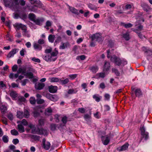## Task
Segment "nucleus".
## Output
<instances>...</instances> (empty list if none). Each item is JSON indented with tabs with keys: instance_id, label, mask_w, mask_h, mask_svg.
I'll return each mask as SVG.
<instances>
[{
	"instance_id": "52",
	"label": "nucleus",
	"mask_w": 152,
	"mask_h": 152,
	"mask_svg": "<svg viewBox=\"0 0 152 152\" xmlns=\"http://www.w3.org/2000/svg\"><path fill=\"white\" fill-rule=\"evenodd\" d=\"M24 117L26 118H28L30 115L29 112L27 110H26L24 111L23 114Z\"/></svg>"
},
{
	"instance_id": "51",
	"label": "nucleus",
	"mask_w": 152,
	"mask_h": 152,
	"mask_svg": "<svg viewBox=\"0 0 152 152\" xmlns=\"http://www.w3.org/2000/svg\"><path fill=\"white\" fill-rule=\"evenodd\" d=\"M20 124L22 125H23L24 126H27L28 125V123L27 121L25 119H23L22 120V121H21Z\"/></svg>"
},
{
	"instance_id": "21",
	"label": "nucleus",
	"mask_w": 152,
	"mask_h": 152,
	"mask_svg": "<svg viewBox=\"0 0 152 152\" xmlns=\"http://www.w3.org/2000/svg\"><path fill=\"white\" fill-rule=\"evenodd\" d=\"M110 141V137L108 135H106L102 139L103 144L105 145H107Z\"/></svg>"
},
{
	"instance_id": "49",
	"label": "nucleus",
	"mask_w": 152,
	"mask_h": 152,
	"mask_svg": "<svg viewBox=\"0 0 152 152\" xmlns=\"http://www.w3.org/2000/svg\"><path fill=\"white\" fill-rule=\"evenodd\" d=\"M112 71V72L114 73L117 76H118L120 75V73L117 69L113 68Z\"/></svg>"
},
{
	"instance_id": "31",
	"label": "nucleus",
	"mask_w": 152,
	"mask_h": 152,
	"mask_svg": "<svg viewBox=\"0 0 152 152\" xmlns=\"http://www.w3.org/2000/svg\"><path fill=\"white\" fill-rule=\"evenodd\" d=\"M37 103L38 104H42L44 103V106H46L48 104L47 102H45V101L43 99H39L37 100Z\"/></svg>"
},
{
	"instance_id": "53",
	"label": "nucleus",
	"mask_w": 152,
	"mask_h": 152,
	"mask_svg": "<svg viewBox=\"0 0 152 152\" xmlns=\"http://www.w3.org/2000/svg\"><path fill=\"white\" fill-rule=\"evenodd\" d=\"M31 59L32 61L36 62L39 63L40 62V60L38 58L33 57L31 58Z\"/></svg>"
},
{
	"instance_id": "12",
	"label": "nucleus",
	"mask_w": 152,
	"mask_h": 152,
	"mask_svg": "<svg viewBox=\"0 0 152 152\" xmlns=\"http://www.w3.org/2000/svg\"><path fill=\"white\" fill-rule=\"evenodd\" d=\"M13 26L16 30H19L20 29L22 30L26 26L25 25L18 23H15Z\"/></svg>"
},
{
	"instance_id": "59",
	"label": "nucleus",
	"mask_w": 152,
	"mask_h": 152,
	"mask_svg": "<svg viewBox=\"0 0 152 152\" xmlns=\"http://www.w3.org/2000/svg\"><path fill=\"white\" fill-rule=\"evenodd\" d=\"M105 72H104V73L102 72V73H99L97 74V75L99 77L101 78H104L105 76V74L104 73Z\"/></svg>"
},
{
	"instance_id": "45",
	"label": "nucleus",
	"mask_w": 152,
	"mask_h": 152,
	"mask_svg": "<svg viewBox=\"0 0 152 152\" xmlns=\"http://www.w3.org/2000/svg\"><path fill=\"white\" fill-rule=\"evenodd\" d=\"M58 99V98L57 95H52L51 100L56 102L57 101Z\"/></svg>"
},
{
	"instance_id": "13",
	"label": "nucleus",
	"mask_w": 152,
	"mask_h": 152,
	"mask_svg": "<svg viewBox=\"0 0 152 152\" xmlns=\"http://www.w3.org/2000/svg\"><path fill=\"white\" fill-rule=\"evenodd\" d=\"M44 21L45 19L44 18L42 17L38 18L36 19L34 23L37 25L41 26Z\"/></svg>"
},
{
	"instance_id": "10",
	"label": "nucleus",
	"mask_w": 152,
	"mask_h": 152,
	"mask_svg": "<svg viewBox=\"0 0 152 152\" xmlns=\"http://www.w3.org/2000/svg\"><path fill=\"white\" fill-rule=\"evenodd\" d=\"M50 147V144L48 142H46L45 139H44L42 140V147L46 150H48Z\"/></svg>"
},
{
	"instance_id": "34",
	"label": "nucleus",
	"mask_w": 152,
	"mask_h": 152,
	"mask_svg": "<svg viewBox=\"0 0 152 152\" xmlns=\"http://www.w3.org/2000/svg\"><path fill=\"white\" fill-rule=\"evenodd\" d=\"M26 69L25 68H22L21 67L19 68L18 70L17 71V72L19 74L21 73L22 75H24L25 76V74H26Z\"/></svg>"
},
{
	"instance_id": "30",
	"label": "nucleus",
	"mask_w": 152,
	"mask_h": 152,
	"mask_svg": "<svg viewBox=\"0 0 152 152\" xmlns=\"http://www.w3.org/2000/svg\"><path fill=\"white\" fill-rule=\"evenodd\" d=\"M10 96L12 97L13 100H15L17 99L18 95L16 93L15 91L11 92L10 94Z\"/></svg>"
},
{
	"instance_id": "54",
	"label": "nucleus",
	"mask_w": 152,
	"mask_h": 152,
	"mask_svg": "<svg viewBox=\"0 0 152 152\" xmlns=\"http://www.w3.org/2000/svg\"><path fill=\"white\" fill-rule=\"evenodd\" d=\"M77 76V74H71L68 75V77L70 78L72 80H73Z\"/></svg>"
},
{
	"instance_id": "17",
	"label": "nucleus",
	"mask_w": 152,
	"mask_h": 152,
	"mask_svg": "<svg viewBox=\"0 0 152 152\" xmlns=\"http://www.w3.org/2000/svg\"><path fill=\"white\" fill-rule=\"evenodd\" d=\"M18 49L16 48L12 49L8 53L7 56V57L8 58H10L12 57H13L14 55L18 51Z\"/></svg>"
},
{
	"instance_id": "6",
	"label": "nucleus",
	"mask_w": 152,
	"mask_h": 152,
	"mask_svg": "<svg viewBox=\"0 0 152 152\" xmlns=\"http://www.w3.org/2000/svg\"><path fill=\"white\" fill-rule=\"evenodd\" d=\"M34 133L39 135L44 134L45 136H47L48 134V132L47 130L43 129L38 128L35 130Z\"/></svg>"
},
{
	"instance_id": "46",
	"label": "nucleus",
	"mask_w": 152,
	"mask_h": 152,
	"mask_svg": "<svg viewBox=\"0 0 152 152\" xmlns=\"http://www.w3.org/2000/svg\"><path fill=\"white\" fill-rule=\"evenodd\" d=\"M29 101L30 103L31 104H34L36 103V101L34 97H31L29 99Z\"/></svg>"
},
{
	"instance_id": "5",
	"label": "nucleus",
	"mask_w": 152,
	"mask_h": 152,
	"mask_svg": "<svg viewBox=\"0 0 152 152\" xmlns=\"http://www.w3.org/2000/svg\"><path fill=\"white\" fill-rule=\"evenodd\" d=\"M25 69H26L25 76L32 77L33 74L31 72H33L34 71V69L32 68V66L31 65H29L27 66Z\"/></svg>"
},
{
	"instance_id": "14",
	"label": "nucleus",
	"mask_w": 152,
	"mask_h": 152,
	"mask_svg": "<svg viewBox=\"0 0 152 152\" xmlns=\"http://www.w3.org/2000/svg\"><path fill=\"white\" fill-rule=\"evenodd\" d=\"M91 112L90 111L89 114H86L84 115L83 118L88 124L90 123L91 119Z\"/></svg>"
},
{
	"instance_id": "56",
	"label": "nucleus",
	"mask_w": 152,
	"mask_h": 152,
	"mask_svg": "<svg viewBox=\"0 0 152 152\" xmlns=\"http://www.w3.org/2000/svg\"><path fill=\"white\" fill-rule=\"evenodd\" d=\"M57 125L55 124H52L50 125L51 129L52 131L55 130L56 127Z\"/></svg>"
},
{
	"instance_id": "57",
	"label": "nucleus",
	"mask_w": 152,
	"mask_h": 152,
	"mask_svg": "<svg viewBox=\"0 0 152 152\" xmlns=\"http://www.w3.org/2000/svg\"><path fill=\"white\" fill-rule=\"evenodd\" d=\"M78 111L81 113H84L86 111V110L83 108H79L78 110Z\"/></svg>"
},
{
	"instance_id": "42",
	"label": "nucleus",
	"mask_w": 152,
	"mask_h": 152,
	"mask_svg": "<svg viewBox=\"0 0 152 152\" xmlns=\"http://www.w3.org/2000/svg\"><path fill=\"white\" fill-rule=\"evenodd\" d=\"M55 37V36L54 35H50L48 37L49 42L51 43H53Z\"/></svg>"
},
{
	"instance_id": "20",
	"label": "nucleus",
	"mask_w": 152,
	"mask_h": 152,
	"mask_svg": "<svg viewBox=\"0 0 152 152\" xmlns=\"http://www.w3.org/2000/svg\"><path fill=\"white\" fill-rule=\"evenodd\" d=\"M34 49L37 50H40L42 49L41 45L39 44L38 43L34 42L33 44Z\"/></svg>"
},
{
	"instance_id": "48",
	"label": "nucleus",
	"mask_w": 152,
	"mask_h": 152,
	"mask_svg": "<svg viewBox=\"0 0 152 152\" xmlns=\"http://www.w3.org/2000/svg\"><path fill=\"white\" fill-rule=\"evenodd\" d=\"M10 132L11 134L13 135L16 136L18 134V131L15 129L11 130Z\"/></svg>"
},
{
	"instance_id": "36",
	"label": "nucleus",
	"mask_w": 152,
	"mask_h": 152,
	"mask_svg": "<svg viewBox=\"0 0 152 152\" xmlns=\"http://www.w3.org/2000/svg\"><path fill=\"white\" fill-rule=\"evenodd\" d=\"M135 93L136 96L139 97L142 95V92L140 89L137 88L136 89L135 91Z\"/></svg>"
},
{
	"instance_id": "2",
	"label": "nucleus",
	"mask_w": 152,
	"mask_h": 152,
	"mask_svg": "<svg viewBox=\"0 0 152 152\" xmlns=\"http://www.w3.org/2000/svg\"><path fill=\"white\" fill-rule=\"evenodd\" d=\"M111 61L115 63L116 65L119 66H124L127 64V62L125 59H121L115 55H113L111 57Z\"/></svg>"
},
{
	"instance_id": "50",
	"label": "nucleus",
	"mask_w": 152,
	"mask_h": 152,
	"mask_svg": "<svg viewBox=\"0 0 152 152\" xmlns=\"http://www.w3.org/2000/svg\"><path fill=\"white\" fill-rule=\"evenodd\" d=\"M3 141L5 143H7L8 141V137L7 136L4 135L2 138Z\"/></svg>"
},
{
	"instance_id": "35",
	"label": "nucleus",
	"mask_w": 152,
	"mask_h": 152,
	"mask_svg": "<svg viewBox=\"0 0 152 152\" xmlns=\"http://www.w3.org/2000/svg\"><path fill=\"white\" fill-rule=\"evenodd\" d=\"M18 131L22 133L25 131L24 127L21 124H18Z\"/></svg>"
},
{
	"instance_id": "58",
	"label": "nucleus",
	"mask_w": 152,
	"mask_h": 152,
	"mask_svg": "<svg viewBox=\"0 0 152 152\" xmlns=\"http://www.w3.org/2000/svg\"><path fill=\"white\" fill-rule=\"evenodd\" d=\"M18 68V66L17 65H14L12 67V70L13 72H16Z\"/></svg>"
},
{
	"instance_id": "44",
	"label": "nucleus",
	"mask_w": 152,
	"mask_h": 152,
	"mask_svg": "<svg viewBox=\"0 0 152 152\" xmlns=\"http://www.w3.org/2000/svg\"><path fill=\"white\" fill-rule=\"evenodd\" d=\"M56 39L55 41V43L59 42L62 40V37L61 35L57 34L56 35Z\"/></svg>"
},
{
	"instance_id": "32",
	"label": "nucleus",
	"mask_w": 152,
	"mask_h": 152,
	"mask_svg": "<svg viewBox=\"0 0 152 152\" xmlns=\"http://www.w3.org/2000/svg\"><path fill=\"white\" fill-rule=\"evenodd\" d=\"M77 91L78 90L77 88L70 89L68 90L67 93L69 94H76Z\"/></svg>"
},
{
	"instance_id": "37",
	"label": "nucleus",
	"mask_w": 152,
	"mask_h": 152,
	"mask_svg": "<svg viewBox=\"0 0 152 152\" xmlns=\"http://www.w3.org/2000/svg\"><path fill=\"white\" fill-rule=\"evenodd\" d=\"M123 37L125 40H129L130 39L129 33L127 32H126V33L123 34Z\"/></svg>"
},
{
	"instance_id": "25",
	"label": "nucleus",
	"mask_w": 152,
	"mask_h": 152,
	"mask_svg": "<svg viewBox=\"0 0 152 152\" xmlns=\"http://www.w3.org/2000/svg\"><path fill=\"white\" fill-rule=\"evenodd\" d=\"M52 112V110L51 107H49L46 109L45 114L46 115L49 116L51 114Z\"/></svg>"
},
{
	"instance_id": "27",
	"label": "nucleus",
	"mask_w": 152,
	"mask_h": 152,
	"mask_svg": "<svg viewBox=\"0 0 152 152\" xmlns=\"http://www.w3.org/2000/svg\"><path fill=\"white\" fill-rule=\"evenodd\" d=\"M99 68L97 66H93L90 68V70L93 73H96L98 70Z\"/></svg>"
},
{
	"instance_id": "28",
	"label": "nucleus",
	"mask_w": 152,
	"mask_h": 152,
	"mask_svg": "<svg viewBox=\"0 0 152 152\" xmlns=\"http://www.w3.org/2000/svg\"><path fill=\"white\" fill-rule=\"evenodd\" d=\"M31 4H38V6H41V2L39 0H29Z\"/></svg>"
},
{
	"instance_id": "22",
	"label": "nucleus",
	"mask_w": 152,
	"mask_h": 152,
	"mask_svg": "<svg viewBox=\"0 0 152 152\" xmlns=\"http://www.w3.org/2000/svg\"><path fill=\"white\" fill-rule=\"evenodd\" d=\"M69 45V44L68 42H62L61 43V45L59 47V49H64L68 47Z\"/></svg>"
},
{
	"instance_id": "39",
	"label": "nucleus",
	"mask_w": 152,
	"mask_h": 152,
	"mask_svg": "<svg viewBox=\"0 0 152 152\" xmlns=\"http://www.w3.org/2000/svg\"><path fill=\"white\" fill-rule=\"evenodd\" d=\"M60 83L62 85L67 84L69 82V80L68 78H66L64 80H60Z\"/></svg>"
},
{
	"instance_id": "43",
	"label": "nucleus",
	"mask_w": 152,
	"mask_h": 152,
	"mask_svg": "<svg viewBox=\"0 0 152 152\" xmlns=\"http://www.w3.org/2000/svg\"><path fill=\"white\" fill-rule=\"evenodd\" d=\"M48 80L51 82H57L59 81L58 78L57 77H50Z\"/></svg>"
},
{
	"instance_id": "63",
	"label": "nucleus",
	"mask_w": 152,
	"mask_h": 152,
	"mask_svg": "<svg viewBox=\"0 0 152 152\" xmlns=\"http://www.w3.org/2000/svg\"><path fill=\"white\" fill-rule=\"evenodd\" d=\"M8 118L10 120H12L13 119V115L12 113H10L7 115Z\"/></svg>"
},
{
	"instance_id": "24",
	"label": "nucleus",
	"mask_w": 152,
	"mask_h": 152,
	"mask_svg": "<svg viewBox=\"0 0 152 152\" xmlns=\"http://www.w3.org/2000/svg\"><path fill=\"white\" fill-rule=\"evenodd\" d=\"M28 17L30 20L34 22L36 19V15L32 13H29L28 15Z\"/></svg>"
},
{
	"instance_id": "38",
	"label": "nucleus",
	"mask_w": 152,
	"mask_h": 152,
	"mask_svg": "<svg viewBox=\"0 0 152 152\" xmlns=\"http://www.w3.org/2000/svg\"><path fill=\"white\" fill-rule=\"evenodd\" d=\"M93 98L97 102H99L100 100L102 97L98 94H95L93 96Z\"/></svg>"
},
{
	"instance_id": "62",
	"label": "nucleus",
	"mask_w": 152,
	"mask_h": 152,
	"mask_svg": "<svg viewBox=\"0 0 152 152\" xmlns=\"http://www.w3.org/2000/svg\"><path fill=\"white\" fill-rule=\"evenodd\" d=\"M61 121L64 124H66L67 121V117L65 116L63 117L62 118Z\"/></svg>"
},
{
	"instance_id": "29",
	"label": "nucleus",
	"mask_w": 152,
	"mask_h": 152,
	"mask_svg": "<svg viewBox=\"0 0 152 152\" xmlns=\"http://www.w3.org/2000/svg\"><path fill=\"white\" fill-rule=\"evenodd\" d=\"M54 51V52H52L50 54L52 56L53 58H56V60L57 58V56L58 53V52L57 49L56 48H55Z\"/></svg>"
},
{
	"instance_id": "61",
	"label": "nucleus",
	"mask_w": 152,
	"mask_h": 152,
	"mask_svg": "<svg viewBox=\"0 0 152 152\" xmlns=\"http://www.w3.org/2000/svg\"><path fill=\"white\" fill-rule=\"evenodd\" d=\"M52 22L49 20L47 21L46 23V25L45 26V28L46 27H50L51 26Z\"/></svg>"
},
{
	"instance_id": "19",
	"label": "nucleus",
	"mask_w": 152,
	"mask_h": 152,
	"mask_svg": "<svg viewBox=\"0 0 152 152\" xmlns=\"http://www.w3.org/2000/svg\"><path fill=\"white\" fill-rule=\"evenodd\" d=\"M45 86V84L43 83H36L35 84V88L37 90H40L43 88Z\"/></svg>"
},
{
	"instance_id": "40",
	"label": "nucleus",
	"mask_w": 152,
	"mask_h": 152,
	"mask_svg": "<svg viewBox=\"0 0 152 152\" xmlns=\"http://www.w3.org/2000/svg\"><path fill=\"white\" fill-rule=\"evenodd\" d=\"M17 117L19 118H22L24 117L23 113L22 111H18L17 115Z\"/></svg>"
},
{
	"instance_id": "55",
	"label": "nucleus",
	"mask_w": 152,
	"mask_h": 152,
	"mask_svg": "<svg viewBox=\"0 0 152 152\" xmlns=\"http://www.w3.org/2000/svg\"><path fill=\"white\" fill-rule=\"evenodd\" d=\"M105 100L109 101L110 98V95L108 94H105L104 96Z\"/></svg>"
},
{
	"instance_id": "41",
	"label": "nucleus",
	"mask_w": 152,
	"mask_h": 152,
	"mask_svg": "<svg viewBox=\"0 0 152 152\" xmlns=\"http://www.w3.org/2000/svg\"><path fill=\"white\" fill-rule=\"evenodd\" d=\"M0 109L1 113L3 114H4L7 110L6 106L4 105H2L1 106Z\"/></svg>"
},
{
	"instance_id": "47",
	"label": "nucleus",
	"mask_w": 152,
	"mask_h": 152,
	"mask_svg": "<svg viewBox=\"0 0 152 152\" xmlns=\"http://www.w3.org/2000/svg\"><path fill=\"white\" fill-rule=\"evenodd\" d=\"M86 58V57L85 56L82 55L77 56L76 58V59L77 60H79L80 59L81 60H83L85 59Z\"/></svg>"
},
{
	"instance_id": "9",
	"label": "nucleus",
	"mask_w": 152,
	"mask_h": 152,
	"mask_svg": "<svg viewBox=\"0 0 152 152\" xmlns=\"http://www.w3.org/2000/svg\"><path fill=\"white\" fill-rule=\"evenodd\" d=\"M141 6L143 10L146 12H148L151 10V8L147 4L142 2L141 4Z\"/></svg>"
},
{
	"instance_id": "3",
	"label": "nucleus",
	"mask_w": 152,
	"mask_h": 152,
	"mask_svg": "<svg viewBox=\"0 0 152 152\" xmlns=\"http://www.w3.org/2000/svg\"><path fill=\"white\" fill-rule=\"evenodd\" d=\"M140 20L137 21L135 23V26L136 29L133 28H131V30L136 33H138V32L141 31L143 28V26L140 23Z\"/></svg>"
},
{
	"instance_id": "60",
	"label": "nucleus",
	"mask_w": 152,
	"mask_h": 152,
	"mask_svg": "<svg viewBox=\"0 0 152 152\" xmlns=\"http://www.w3.org/2000/svg\"><path fill=\"white\" fill-rule=\"evenodd\" d=\"M88 8L91 10H94L95 8L94 5L90 3L88 4Z\"/></svg>"
},
{
	"instance_id": "18",
	"label": "nucleus",
	"mask_w": 152,
	"mask_h": 152,
	"mask_svg": "<svg viewBox=\"0 0 152 152\" xmlns=\"http://www.w3.org/2000/svg\"><path fill=\"white\" fill-rule=\"evenodd\" d=\"M57 88L56 86L51 85L49 86V91L51 93H55L57 91Z\"/></svg>"
},
{
	"instance_id": "11",
	"label": "nucleus",
	"mask_w": 152,
	"mask_h": 152,
	"mask_svg": "<svg viewBox=\"0 0 152 152\" xmlns=\"http://www.w3.org/2000/svg\"><path fill=\"white\" fill-rule=\"evenodd\" d=\"M43 58L44 60L47 61H54L56 60V58H53L50 54L44 56Z\"/></svg>"
},
{
	"instance_id": "16",
	"label": "nucleus",
	"mask_w": 152,
	"mask_h": 152,
	"mask_svg": "<svg viewBox=\"0 0 152 152\" xmlns=\"http://www.w3.org/2000/svg\"><path fill=\"white\" fill-rule=\"evenodd\" d=\"M129 145L128 143H126L122 146L118 148V150L119 151H124L128 149Z\"/></svg>"
},
{
	"instance_id": "4",
	"label": "nucleus",
	"mask_w": 152,
	"mask_h": 152,
	"mask_svg": "<svg viewBox=\"0 0 152 152\" xmlns=\"http://www.w3.org/2000/svg\"><path fill=\"white\" fill-rule=\"evenodd\" d=\"M90 38L93 41L95 40L98 42H101L102 40L101 35L99 33L93 34Z\"/></svg>"
},
{
	"instance_id": "8",
	"label": "nucleus",
	"mask_w": 152,
	"mask_h": 152,
	"mask_svg": "<svg viewBox=\"0 0 152 152\" xmlns=\"http://www.w3.org/2000/svg\"><path fill=\"white\" fill-rule=\"evenodd\" d=\"M141 131V134L143 138H145V140H147L148 138V132L145 131V129L143 126L140 127Z\"/></svg>"
},
{
	"instance_id": "1",
	"label": "nucleus",
	"mask_w": 152,
	"mask_h": 152,
	"mask_svg": "<svg viewBox=\"0 0 152 152\" xmlns=\"http://www.w3.org/2000/svg\"><path fill=\"white\" fill-rule=\"evenodd\" d=\"M19 0H4V4L6 7L10 8L15 11H17L19 7Z\"/></svg>"
},
{
	"instance_id": "15",
	"label": "nucleus",
	"mask_w": 152,
	"mask_h": 152,
	"mask_svg": "<svg viewBox=\"0 0 152 152\" xmlns=\"http://www.w3.org/2000/svg\"><path fill=\"white\" fill-rule=\"evenodd\" d=\"M22 34L24 37H30L29 31L27 30V28L26 26L22 30Z\"/></svg>"
},
{
	"instance_id": "23",
	"label": "nucleus",
	"mask_w": 152,
	"mask_h": 152,
	"mask_svg": "<svg viewBox=\"0 0 152 152\" xmlns=\"http://www.w3.org/2000/svg\"><path fill=\"white\" fill-rule=\"evenodd\" d=\"M110 67V63L108 62H105L104 66L103 71L106 72L109 69Z\"/></svg>"
},
{
	"instance_id": "26",
	"label": "nucleus",
	"mask_w": 152,
	"mask_h": 152,
	"mask_svg": "<svg viewBox=\"0 0 152 152\" xmlns=\"http://www.w3.org/2000/svg\"><path fill=\"white\" fill-rule=\"evenodd\" d=\"M69 9L72 13L77 15L79 14L78 10L75 8L69 6Z\"/></svg>"
},
{
	"instance_id": "33",
	"label": "nucleus",
	"mask_w": 152,
	"mask_h": 152,
	"mask_svg": "<svg viewBox=\"0 0 152 152\" xmlns=\"http://www.w3.org/2000/svg\"><path fill=\"white\" fill-rule=\"evenodd\" d=\"M120 24L121 26H124V27L126 28H130L133 26V25L130 23L126 24L124 23L121 22Z\"/></svg>"
},
{
	"instance_id": "64",
	"label": "nucleus",
	"mask_w": 152,
	"mask_h": 152,
	"mask_svg": "<svg viewBox=\"0 0 152 152\" xmlns=\"http://www.w3.org/2000/svg\"><path fill=\"white\" fill-rule=\"evenodd\" d=\"M61 36L62 37V39H66V35L64 33H62L61 34Z\"/></svg>"
},
{
	"instance_id": "7",
	"label": "nucleus",
	"mask_w": 152,
	"mask_h": 152,
	"mask_svg": "<svg viewBox=\"0 0 152 152\" xmlns=\"http://www.w3.org/2000/svg\"><path fill=\"white\" fill-rule=\"evenodd\" d=\"M38 4H35L34 5L30 6L28 7V9L31 11L35 12H37L38 8H40L42 7V4L41 3L40 7L38 6Z\"/></svg>"
}]
</instances>
